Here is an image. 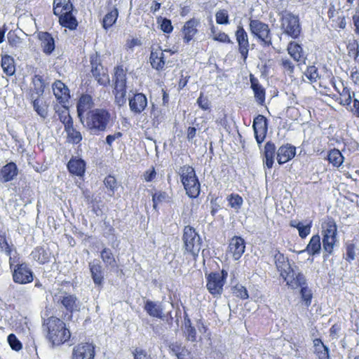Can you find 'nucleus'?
<instances>
[{
	"label": "nucleus",
	"instance_id": "1",
	"mask_svg": "<svg viewBox=\"0 0 359 359\" xmlns=\"http://www.w3.org/2000/svg\"><path fill=\"white\" fill-rule=\"evenodd\" d=\"M43 326L47 332L46 338L52 347L60 346L70 339L71 333L65 323L56 317L48 318Z\"/></svg>",
	"mask_w": 359,
	"mask_h": 359
},
{
	"label": "nucleus",
	"instance_id": "2",
	"mask_svg": "<svg viewBox=\"0 0 359 359\" xmlns=\"http://www.w3.org/2000/svg\"><path fill=\"white\" fill-rule=\"evenodd\" d=\"M111 120L110 113L103 109H95L87 112L82 123L91 134L98 135L105 131Z\"/></svg>",
	"mask_w": 359,
	"mask_h": 359
},
{
	"label": "nucleus",
	"instance_id": "3",
	"mask_svg": "<svg viewBox=\"0 0 359 359\" xmlns=\"http://www.w3.org/2000/svg\"><path fill=\"white\" fill-rule=\"evenodd\" d=\"M337 226L331 217H327L321 224V236L324 257H329L334 251L339 240L337 236Z\"/></svg>",
	"mask_w": 359,
	"mask_h": 359
},
{
	"label": "nucleus",
	"instance_id": "4",
	"mask_svg": "<svg viewBox=\"0 0 359 359\" xmlns=\"http://www.w3.org/2000/svg\"><path fill=\"white\" fill-rule=\"evenodd\" d=\"M185 250L194 257L198 256L201 249L202 241L195 229L186 226L182 236Z\"/></svg>",
	"mask_w": 359,
	"mask_h": 359
},
{
	"label": "nucleus",
	"instance_id": "5",
	"mask_svg": "<svg viewBox=\"0 0 359 359\" xmlns=\"http://www.w3.org/2000/svg\"><path fill=\"white\" fill-rule=\"evenodd\" d=\"M126 76L124 70L119 67L115 69L114 89L115 102L118 106L126 102Z\"/></svg>",
	"mask_w": 359,
	"mask_h": 359
},
{
	"label": "nucleus",
	"instance_id": "6",
	"mask_svg": "<svg viewBox=\"0 0 359 359\" xmlns=\"http://www.w3.org/2000/svg\"><path fill=\"white\" fill-rule=\"evenodd\" d=\"M280 21V27L284 34L292 39H297L299 37L302 28L298 16L286 12L283 14Z\"/></svg>",
	"mask_w": 359,
	"mask_h": 359
},
{
	"label": "nucleus",
	"instance_id": "7",
	"mask_svg": "<svg viewBox=\"0 0 359 359\" xmlns=\"http://www.w3.org/2000/svg\"><path fill=\"white\" fill-rule=\"evenodd\" d=\"M227 276V271L222 269L220 273L212 272L206 276V287L211 294L214 296L222 294Z\"/></svg>",
	"mask_w": 359,
	"mask_h": 359
},
{
	"label": "nucleus",
	"instance_id": "8",
	"mask_svg": "<svg viewBox=\"0 0 359 359\" xmlns=\"http://www.w3.org/2000/svg\"><path fill=\"white\" fill-rule=\"evenodd\" d=\"M250 29L251 33L257 37L265 46L271 45V37L269 25L258 20H250Z\"/></svg>",
	"mask_w": 359,
	"mask_h": 359
},
{
	"label": "nucleus",
	"instance_id": "9",
	"mask_svg": "<svg viewBox=\"0 0 359 359\" xmlns=\"http://www.w3.org/2000/svg\"><path fill=\"white\" fill-rule=\"evenodd\" d=\"M90 64L93 77L100 85L107 86L109 83V78L97 54L90 57Z\"/></svg>",
	"mask_w": 359,
	"mask_h": 359
},
{
	"label": "nucleus",
	"instance_id": "10",
	"mask_svg": "<svg viewBox=\"0 0 359 359\" xmlns=\"http://www.w3.org/2000/svg\"><path fill=\"white\" fill-rule=\"evenodd\" d=\"M13 279L16 283L27 284L32 282L33 273L27 264H17L13 269Z\"/></svg>",
	"mask_w": 359,
	"mask_h": 359
},
{
	"label": "nucleus",
	"instance_id": "11",
	"mask_svg": "<svg viewBox=\"0 0 359 359\" xmlns=\"http://www.w3.org/2000/svg\"><path fill=\"white\" fill-rule=\"evenodd\" d=\"M283 278L286 282L287 285L292 289H297L306 285V280L304 275L299 271H296L292 268L283 274Z\"/></svg>",
	"mask_w": 359,
	"mask_h": 359
},
{
	"label": "nucleus",
	"instance_id": "12",
	"mask_svg": "<svg viewBox=\"0 0 359 359\" xmlns=\"http://www.w3.org/2000/svg\"><path fill=\"white\" fill-rule=\"evenodd\" d=\"M95 348L92 344L82 343L74 347L72 359H94Z\"/></svg>",
	"mask_w": 359,
	"mask_h": 359
},
{
	"label": "nucleus",
	"instance_id": "13",
	"mask_svg": "<svg viewBox=\"0 0 359 359\" xmlns=\"http://www.w3.org/2000/svg\"><path fill=\"white\" fill-rule=\"evenodd\" d=\"M255 137L259 144L265 139L267 132V120L263 115H258L255 118L252 125Z\"/></svg>",
	"mask_w": 359,
	"mask_h": 359
},
{
	"label": "nucleus",
	"instance_id": "14",
	"mask_svg": "<svg viewBox=\"0 0 359 359\" xmlns=\"http://www.w3.org/2000/svg\"><path fill=\"white\" fill-rule=\"evenodd\" d=\"M236 39L238 44V50L245 61L248 55L249 41L248 36L242 26H238L236 32Z\"/></svg>",
	"mask_w": 359,
	"mask_h": 359
},
{
	"label": "nucleus",
	"instance_id": "15",
	"mask_svg": "<svg viewBox=\"0 0 359 359\" xmlns=\"http://www.w3.org/2000/svg\"><path fill=\"white\" fill-rule=\"evenodd\" d=\"M201 22L199 19L193 18L187 21L183 27L182 33L183 39L185 43H189L198 33V27L200 26Z\"/></svg>",
	"mask_w": 359,
	"mask_h": 359
},
{
	"label": "nucleus",
	"instance_id": "16",
	"mask_svg": "<svg viewBox=\"0 0 359 359\" xmlns=\"http://www.w3.org/2000/svg\"><path fill=\"white\" fill-rule=\"evenodd\" d=\"M147 105V99L143 93H136L129 99V107L131 111L140 114Z\"/></svg>",
	"mask_w": 359,
	"mask_h": 359
},
{
	"label": "nucleus",
	"instance_id": "17",
	"mask_svg": "<svg viewBox=\"0 0 359 359\" xmlns=\"http://www.w3.org/2000/svg\"><path fill=\"white\" fill-rule=\"evenodd\" d=\"M165 53H170V50L163 51L160 48L152 49L150 55V63L153 68L156 70H162L164 67Z\"/></svg>",
	"mask_w": 359,
	"mask_h": 359
},
{
	"label": "nucleus",
	"instance_id": "18",
	"mask_svg": "<svg viewBox=\"0 0 359 359\" xmlns=\"http://www.w3.org/2000/svg\"><path fill=\"white\" fill-rule=\"evenodd\" d=\"M296 154V149L290 144L283 145L277 151V161L279 164H283L292 159Z\"/></svg>",
	"mask_w": 359,
	"mask_h": 359
},
{
	"label": "nucleus",
	"instance_id": "19",
	"mask_svg": "<svg viewBox=\"0 0 359 359\" xmlns=\"http://www.w3.org/2000/svg\"><path fill=\"white\" fill-rule=\"evenodd\" d=\"M53 93L60 103L65 104L68 102L69 90L68 88L60 81H56L53 84Z\"/></svg>",
	"mask_w": 359,
	"mask_h": 359
},
{
	"label": "nucleus",
	"instance_id": "20",
	"mask_svg": "<svg viewBox=\"0 0 359 359\" xmlns=\"http://www.w3.org/2000/svg\"><path fill=\"white\" fill-rule=\"evenodd\" d=\"M229 251L232 253L234 259L238 260L245 252V245L244 240L238 236L231 238L229 243Z\"/></svg>",
	"mask_w": 359,
	"mask_h": 359
},
{
	"label": "nucleus",
	"instance_id": "21",
	"mask_svg": "<svg viewBox=\"0 0 359 359\" xmlns=\"http://www.w3.org/2000/svg\"><path fill=\"white\" fill-rule=\"evenodd\" d=\"M250 81L256 101L259 104L263 105L265 102V89L252 74L250 76Z\"/></svg>",
	"mask_w": 359,
	"mask_h": 359
},
{
	"label": "nucleus",
	"instance_id": "22",
	"mask_svg": "<svg viewBox=\"0 0 359 359\" xmlns=\"http://www.w3.org/2000/svg\"><path fill=\"white\" fill-rule=\"evenodd\" d=\"M18 175V168L15 163L11 162L2 167L0 170V182L6 183L14 179Z\"/></svg>",
	"mask_w": 359,
	"mask_h": 359
},
{
	"label": "nucleus",
	"instance_id": "23",
	"mask_svg": "<svg viewBox=\"0 0 359 359\" xmlns=\"http://www.w3.org/2000/svg\"><path fill=\"white\" fill-rule=\"evenodd\" d=\"M92 107L93 101L90 95H83L79 100L76 106L77 113L78 116L82 123H84V118H86L83 116V114L88 110L90 109Z\"/></svg>",
	"mask_w": 359,
	"mask_h": 359
},
{
	"label": "nucleus",
	"instance_id": "24",
	"mask_svg": "<svg viewBox=\"0 0 359 359\" xmlns=\"http://www.w3.org/2000/svg\"><path fill=\"white\" fill-rule=\"evenodd\" d=\"M41 97L34 94L30 95L34 111L41 118H46L48 116V104Z\"/></svg>",
	"mask_w": 359,
	"mask_h": 359
},
{
	"label": "nucleus",
	"instance_id": "25",
	"mask_svg": "<svg viewBox=\"0 0 359 359\" xmlns=\"http://www.w3.org/2000/svg\"><path fill=\"white\" fill-rule=\"evenodd\" d=\"M322 246L323 243L320 242V237L316 234L311 238L304 252H306L310 256H317L320 254L323 249Z\"/></svg>",
	"mask_w": 359,
	"mask_h": 359
},
{
	"label": "nucleus",
	"instance_id": "26",
	"mask_svg": "<svg viewBox=\"0 0 359 359\" xmlns=\"http://www.w3.org/2000/svg\"><path fill=\"white\" fill-rule=\"evenodd\" d=\"M69 171L76 176L82 177L86 170V163L81 158H72L68 164Z\"/></svg>",
	"mask_w": 359,
	"mask_h": 359
},
{
	"label": "nucleus",
	"instance_id": "27",
	"mask_svg": "<svg viewBox=\"0 0 359 359\" xmlns=\"http://www.w3.org/2000/svg\"><path fill=\"white\" fill-rule=\"evenodd\" d=\"M276 146L271 142H267L264 146L263 163L268 168L271 169L274 163Z\"/></svg>",
	"mask_w": 359,
	"mask_h": 359
},
{
	"label": "nucleus",
	"instance_id": "28",
	"mask_svg": "<svg viewBox=\"0 0 359 359\" xmlns=\"http://www.w3.org/2000/svg\"><path fill=\"white\" fill-rule=\"evenodd\" d=\"M273 257L276 268L278 271H280L281 276H283V273L288 272V271L292 269L287 257L279 251L276 250Z\"/></svg>",
	"mask_w": 359,
	"mask_h": 359
},
{
	"label": "nucleus",
	"instance_id": "29",
	"mask_svg": "<svg viewBox=\"0 0 359 359\" xmlns=\"http://www.w3.org/2000/svg\"><path fill=\"white\" fill-rule=\"evenodd\" d=\"M89 268L93 282L97 285H101L103 283L104 276L102 267L98 262L89 263Z\"/></svg>",
	"mask_w": 359,
	"mask_h": 359
},
{
	"label": "nucleus",
	"instance_id": "30",
	"mask_svg": "<svg viewBox=\"0 0 359 359\" xmlns=\"http://www.w3.org/2000/svg\"><path fill=\"white\" fill-rule=\"evenodd\" d=\"M144 310L151 317L163 319V308L159 303L147 300L144 305Z\"/></svg>",
	"mask_w": 359,
	"mask_h": 359
},
{
	"label": "nucleus",
	"instance_id": "31",
	"mask_svg": "<svg viewBox=\"0 0 359 359\" xmlns=\"http://www.w3.org/2000/svg\"><path fill=\"white\" fill-rule=\"evenodd\" d=\"M39 39L41 41V47L46 54H50L55 49V41L52 36L48 32L39 34Z\"/></svg>",
	"mask_w": 359,
	"mask_h": 359
},
{
	"label": "nucleus",
	"instance_id": "32",
	"mask_svg": "<svg viewBox=\"0 0 359 359\" xmlns=\"http://www.w3.org/2000/svg\"><path fill=\"white\" fill-rule=\"evenodd\" d=\"M59 16L60 24L65 27L69 28L71 30L76 29L78 26L77 20L75 16L72 14V11L65 13Z\"/></svg>",
	"mask_w": 359,
	"mask_h": 359
},
{
	"label": "nucleus",
	"instance_id": "33",
	"mask_svg": "<svg viewBox=\"0 0 359 359\" xmlns=\"http://www.w3.org/2000/svg\"><path fill=\"white\" fill-rule=\"evenodd\" d=\"M53 4V13L57 16L73 10V5L69 0H54Z\"/></svg>",
	"mask_w": 359,
	"mask_h": 359
},
{
	"label": "nucleus",
	"instance_id": "34",
	"mask_svg": "<svg viewBox=\"0 0 359 359\" xmlns=\"http://www.w3.org/2000/svg\"><path fill=\"white\" fill-rule=\"evenodd\" d=\"M178 173L183 184L184 182H187L189 180L193 182V180H194L196 181V177H197L194 169L188 165L180 167Z\"/></svg>",
	"mask_w": 359,
	"mask_h": 359
},
{
	"label": "nucleus",
	"instance_id": "35",
	"mask_svg": "<svg viewBox=\"0 0 359 359\" xmlns=\"http://www.w3.org/2000/svg\"><path fill=\"white\" fill-rule=\"evenodd\" d=\"M184 187L186 190L187 194L190 198H196L200 194V183L198 177H196V181L193 180V182L189 180L187 182H184Z\"/></svg>",
	"mask_w": 359,
	"mask_h": 359
},
{
	"label": "nucleus",
	"instance_id": "36",
	"mask_svg": "<svg viewBox=\"0 0 359 359\" xmlns=\"http://www.w3.org/2000/svg\"><path fill=\"white\" fill-rule=\"evenodd\" d=\"M1 67L7 76H13L15 72L14 59L8 55L1 58Z\"/></svg>",
	"mask_w": 359,
	"mask_h": 359
},
{
	"label": "nucleus",
	"instance_id": "37",
	"mask_svg": "<svg viewBox=\"0 0 359 359\" xmlns=\"http://www.w3.org/2000/svg\"><path fill=\"white\" fill-rule=\"evenodd\" d=\"M287 50L290 56L297 62L300 61L303 57V48L301 45L297 42H290Z\"/></svg>",
	"mask_w": 359,
	"mask_h": 359
},
{
	"label": "nucleus",
	"instance_id": "38",
	"mask_svg": "<svg viewBox=\"0 0 359 359\" xmlns=\"http://www.w3.org/2000/svg\"><path fill=\"white\" fill-rule=\"evenodd\" d=\"M31 255L33 259L39 264H45L49 261L50 254L43 248L37 247L32 252Z\"/></svg>",
	"mask_w": 359,
	"mask_h": 359
},
{
	"label": "nucleus",
	"instance_id": "39",
	"mask_svg": "<svg viewBox=\"0 0 359 359\" xmlns=\"http://www.w3.org/2000/svg\"><path fill=\"white\" fill-rule=\"evenodd\" d=\"M118 16V11L116 8H114L111 11L108 12L104 17L102 20V26L105 29H108L116 22Z\"/></svg>",
	"mask_w": 359,
	"mask_h": 359
},
{
	"label": "nucleus",
	"instance_id": "40",
	"mask_svg": "<svg viewBox=\"0 0 359 359\" xmlns=\"http://www.w3.org/2000/svg\"><path fill=\"white\" fill-rule=\"evenodd\" d=\"M327 160L333 166L339 167L344 162V156L339 150L334 149L329 151Z\"/></svg>",
	"mask_w": 359,
	"mask_h": 359
},
{
	"label": "nucleus",
	"instance_id": "41",
	"mask_svg": "<svg viewBox=\"0 0 359 359\" xmlns=\"http://www.w3.org/2000/svg\"><path fill=\"white\" fill-rule=\"evenodd\" d=\"M34 88L31 91V94L34 95L42 96L44 92L45 83L41 76L35 75L33 79Z\"/></svg>",
	"mask_w": 359,
	"mask_h": 359
},
{
	"label": "nucleus",
	"instance_id": "42",
	"mask_svg": "<svg viewBox=\"0 0 359 359\" xmlns=\"http://www.w3.org/2000/svg\"><path fill=\"white\" fill-rule=\"evenodd\" d=\"M100 257L106 266L115 267L116 266V259L111 250L109 248H104L100 253Z\"/></svg>",
	"mask_w": 359,
	"mask_h": 359
},
{
	"label": "nucleus",
	"instance_id": "43",
	"mask_svg": "<svg viewBox=\"0 0 359 359\" xmlns=\"http://www.w3.org/2000/svg\"><path fill=\"white\" fill-rule=\"evenodd\" d=\"M342 90H338L340 95L339 103L342 105H350L352 101V94L354 95V93H351L350 89L344 86L341 83Z\"/></svg>",
	"mask_w": 359,
	"mask_h": 359
},
{
	"label": "nucleus",
	"instance_id": "44",
	"mask_svg": "<svg viewBox=\"0 0 359 359\" xmlns=\"http://www.w3.org/2000/svg\"><path fill=\"white\" fill-rule=\"evenodd\" d=\"M9 45L15 49H22L24 46L23 39L18 36L14 32H9L7 36Z\"/></svg>",
	"mask_w": 359,
	"mask_h": 359
},
{
	"label": "nucleus",
	"instance_id": "45",
	"mask_svg": "<svg viewBox=\"0 0 359 359\" xmlns=\"http://www.w3.org/2000/svg\"><path fill=\"white\" fill-rule=\"evenodd\" d=\"M60 121L64 124L65 129L69 128L70 126L73 125V120L71 117L68 109L63 108L61 110L57 111Z\"/></svg>",
	"mask_w": 359,
	"mask_h": 359
},
{
	"label": "nucleus",
	"instance_id": "46",
	"mask_svg": "<svg viewBox=\"0 0 359 359\" xmlns=\"http://www.w3.org/2000/svg\"><path fill=\"white\" fill-rule=\"evenodd\" d=\"M227 201L230 207L238 211L241 209L243 200V198L237 194H231L227 197Z\"/></svg>",
	"mask_w": 359,
	"mask_h": 359
},
{
	"label": "nucleus",
	"instance_id": "47",
	"mask_svg": "<svg viewBox=\"0 0 359 359\" xmlns=\"http://www.w3.org/2000/svg\"><path fill=\"white\" fill-rule=\"evenodd\" d=\"M314 346L319 353L320 359H327L329 358L328 348L323 344L320 339H316L313 341Z\"/></svg>",
	"mask_w": 359,
	"mask_h": 359
},
{
	"label": "nucleus",
	"instance_id": "48",
	"mask_svg": "<svg viewBox=\"0 0 359 359\" xmlns=\"http://www.w3.org/2000/svg\"><path fill=\"white\" fill-rule=\"evenodd\" d=\"M65 130L73 143L77 144L81 141L82 135L79 131H77L74 128V125L70 126L69 128Z\"/></svg>",
	"mask_w": 359,
	"mask_h": 359
},
{
	"label": "nucleus",
	"instance_id": "49",
	"mask_svg": "<svg viewBox=\"0 0 359 359\" xmlns=\"http://www.w3.org/2000/svg\"><path fill=\"white\" fill-rule=\"evenodd\" d=\"M300 294L305 306L309 307L311 304L312 293L311 290L307 287V284L301 287Z\"/></svg>",
	"mask_w": 359,
	"mask_h": 359
},
{
	"label": "nucleus",
	"instance_id": "50",
	"mask_svg": "<svg viewBox=\"0 0 359 359\" xmlns=\"http://www.w3.org/2000/svg\"><path fill=\"white\" fill-rule=\"evenodd\" d=\"M210 31L214 41H217L222 43H231L230 38L224 32H216L214 27H211Z\"/></svg>",
	"mask_w": 359,
	"mask_h": 359
},
{
	"label": "nucleus",
	"instance_id": "51",
	"mask_svg": "<svg viewBox=\"0 0 359 359\" xmlns=\"http://www.w3.org/2000/svg\"><path fill=\"white\" fill-rule=\"evenodd\" d=\"M61 303L68 311H73L76 309V297L73 295H67L64 297L61 301Z\"/></svg>",
	"mask_w": 359,
	"mask_h": 359
},
{
	"label": "nucleus",
	"instance_id": "52",
	"mask_svg": "<svg viewBox=\"0 0 359 359\" xmlns=\"http://www.w3.org/2000/svg\"><path fill=\"white\" fill-rule=\"evenodd\" d=\"M105 187L109 190L110 196H113L115 191L117 189V182L114 176L108 175L104 180Z\"/></svg>",
	"mask_w": 359,
	"mask_h": 359
},
{
	"label": "nucleus",
	"instance_id": "53",
	"mask_svg": "<svg viewBox=\"0 0 359 359\" xmlns=\"http://www.w3.org/2000/svg\"><path fill=\"white\" fill-rule=\"evenodd\" d=\"M185 334L188 340L191 341H196V330L191 326L189 319L185 320Z\"/></svg>",
	"mask_w": 359,
	"mask_h": 359
},
{
	"label": "nucleus",
	"instance_id": "54",
	"mask_svg": "<svg viewBox=\"0 0 359 359\" xmlns=\"http://www.w3.org/2000/svg\"><path fill=\"white\" fill-rule=\"evenodd\" d=\"M304 75L311 83L316 82L319 78L318 69L315 66L308 67Z\"/></svg>",
	"mask_w": 359,
	"mask_h": 359
},
{
	"label": "nucleus",
	"instance_id": "55",
	"mask_svg": "<svg viewBox=\"0 0 359 359\" xmlns=\"http://www.w3.org/2000/svg\"><path fill=\"white\" fill-rule=\"evenodd\" d=\"M168 199V195L165 192H156L152 196L153 208L157 210V207L161 203Z\"/></svg>",
	"mask_w": 359,
	"mask_h": 359
},
{
	"label": "nucleus",
	"instance_id": "56",
	"mask_svg": "<svg viewBox=\"0 0 359 359\" xmlns=\"http://www.w3.org/2000/svg\"><path fill=\"white\" fill-rule=\"evenodd\" d=\"M233 294L242 299H246L248 298V293L246 288L241 285H236L233 288Z\"/></svg>",
	"mask_w": 359,
	"mask_h": 359
},
{
	"label": "nucleus",
	"instance_id": "57",
	"mask_svg": "<svg viewBox=\"0 0 359 359\" xmlns=\"http://www.w3.org/2000/svg\"><path fill=\"white\" fill-rule=\"evenodd\" d=\"M216 22L220 25L229 24V15L226 10H219L215 15Z\"/></svg>",
	"mask_w": 359,
	"mask_h": 359
},
{
	"label": "nucleus",
	"instance_id": "58",
	"mask_svg": "<svg viewBox=\"0 0 359 359\" xmlns=\"http://www.w3.org/2000/svg\"><path fill=\"white\" fill-rule=\"evenodd\" d=\"M158 22L160 23L161 29L163 32L170 34L172 32L173 27L170 20L167 18H161L158 20Z\"/></svg>",
	"mask_w": 359,
	"mask_h": 359
},
{
	"label": "nucleus",
	"instance_id": "59",
	"mask_svg": "<svg viewBox=\"0 0 359 359\" xmlns=\"http://www.w3.org/2000/svg\"><path fill=\"white\" fill-rule=\"evenodd\" d=\"M8 342L12 349L15 351H20L22 348V344L21 342L18 339L16 336L14 334H10L8 336Z\"/></svg>",
	"mask_w": 359,
	"mask_h": 359
},
{
	"label": "nucleus",
	"instance_id": "60",
	"mask_svg": "<svg viewBox=\"0 0 359 359\" xmlns=\"http://www.w3.org/2000/svg\"><path fill=\"white\" fill-rule=\"evenodd\" d=\"M0 248L7 255L11 256L13 245H10L5 236L0 235Z\"/></svg>",
	"mask_w": 359,
	"mask_h": 359
},
{
	"label": "nucleus",
	"instance_id": "61",
	"mask_svg": "<svg viewBox=\"0 0 359 359\" xmlns=\"http://www.w3.org/2000/svg\"><path fill=\"white\" fill-rule=\"evenodd\" d=\"M197 104L203 110H208L210 109V102L208 97L204 96L203 93H201L199 97L197 99Z\"/></svg>",
	"mask_w": 359,
	"mask_h": 359
},
{
	"label": "nucleus",
	"instance_id": "62",
	"mask_svg": "<svg viewBox=\"0 0 359 359\" xmlns=\"http://www.w3.org/2000/svg\"><path fill=\"white\" fill-rule=\"evenodd\" d=\"M281 66L283 69L287 72L289 75H291L294 72V66L291 60L288 58H282L280 62Z\"/></svg>",
	"mask_w": 359,
	"mask_h": 359
},
{
	"label": "nucleus",
	"instance_id": "63",
	"mask_svg": "<svg viewBox=\"0 0 359 359\" xmlns=\"http://www.w3.org/2000/svg\"><path fill=\"white\" fill-rule=\"evenodd\" d=\"M355 245L353 243L347 244L346 248V259L348 262H351L355 259Z\"/></svg>",
	"mask_w": 359,
	"mask_h": 359
},
{
	"label": "nucleus",
	"instance_id": "64",
	"mask_svg": "<svg viewBox=\"0 0 359 359\" xmlns=\"http://www.w3.org/2000/svg\"><path fill=\"white\" fill-rule=\"evenodd\" d=\"M133 354L135 359H151V356L143 350L136 349Z\"/></svg>",
	"mask_w": 359,
	"mask_h": 359
}]
</instances>
